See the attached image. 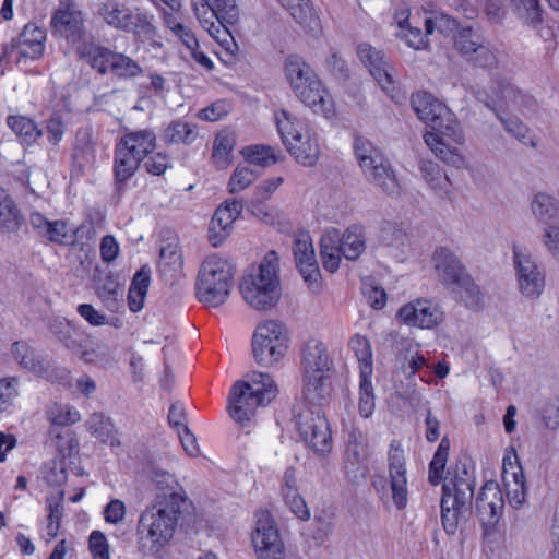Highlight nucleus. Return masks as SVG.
Wrapping results in <instances>:
<instances>
[{
    "label": "nucleus",
    "instance_id": "nucleus-1",
    "mask_svg": "<svg viewBox=\"0 0 559 559\" xmlns=\"http://www.w3.org/2000/svg\"><path fill=\"white\" fill-rule=\"evenodd\" d=\"M412 106L419 119L435 131L427 132L424 139L436 157L454 168H464L466 159L459 146L464 145L465 136L454 114L427 92L413 94Z\"/></svg>",
    "mask_w": 559,
    "mask_h": 559
},
{
    "label": "nucleus",
    "instance_id": "nucleus-2",
    "mask_svg": "<svg viewBox=\"0 0 559 559\" xmlns=\"http://www.w3.org/2000/svg\"><path fill=\"white\" fill-rule=\"evenodd\" d=\"M179 506L153 500L141 512L136 528V548L143 556L158 555L173 539L181 514Z\"/></svg>",
    "mask_w": 559,
    "mask_h": 559
},
{
    "label": "nucleus",
    "instance_id": "nucleus-3",
    "mask_svg": "<svg viewBox=\"0 0 559 559\" xmlns=\"http://www.w3.org/2000/svg\"><path fill=\"white\" fill-rule=\"evenodd\" d=\"M277 393V384L269 373L253 371L233 384L228 414L236 423L246 426L253 419L257 409L270 404Z\"/></svg>",
    "mask_w": 559,
    "mask_h": 559
},
{
    "label": "nucleus",
    "instance_id": "nucleus-4",
    "mask_svg": "<svg viewBox=\"0 0 559 559\" xmlns=\"http://www.w3.org/2000/svg\"><path fill=\"white\" fill-rule=\"evenodd\" d=\"M240 293L245 301L257 310H269L277 305L282 296V288L280 257L276 251H269L258 270L242 277Z\"/></svg>",
    "mask_w": 559,
    "mask_h": 559
},
{
    "label": "nucleus",
    "instance_id": "nucleus-5",
    "mask_svg": "<svg viewBox=\"0 0 559 559\" xmlns=\"http://www.w3.org/2000/svg\"><path fill=\"white\" fill-rule=\"evenodd\" d=\"M285 72L296 97L302 104L325 118L334 116V103L329 91L302 58L289 56L285 62Z\"/></svg>",
    "mask_w": 559,
    "mask_h": 559
},
{
    "label": "nucleus",
    "instance_id": "nucleus-6",
    "mask_svg": "<svg viewBox=\"0 0 559 559\" xmlns=\"http://www.w3.org/2000/svg\"><path fill=\"white\" fill-rule=\"evenodd\" d=\"M234 285V269L228 260L215 254L207 257L199 270L195 294L206 307L225 304Z\"/></svg>",
    "mask_w": 559,
    "mask_h": 559
},
{
    "label": "nucleus",
    "instance_id": "nucleus-7",
    "mask_svg": "<svg viewBox=\"0 0 559 559\" xmlns=\"http://www.w3.org/2000/svg\"><path fill=\"white\" fill-rule=\"evenodd\" d=\"M193 14L203 29L222 46L231 38L229 26L239 20L236 0H190Z\"/></svg>",
    "mask_w": 559,
    "mask_h": 559
},
{
    "label": "nucleus",
    "instance_id": "nucleus-8",
    "mask_svg": "<svg viewBox=\"0 0 559 559\" xmlns=\"http://www.w3.org/2000/svg\"><path fill=\"white\" fill-rule=\"evenodd\" d=\"M304 373V397L309 403L321 402L326 395L325 380L331 360L325 345L318 340H309L301 353Z\"/></svg>",
    "mask_w": 559,
    "mask_h": 559
},
{
    "label": "nucleus",
    "instance_id": "nucleus-9",
    "mask_svg": "<svg viewBox=\"0 0 559 559\" xmlns=\"http://www.w3.org/2000/svg\"><path fill=\"white\" fill-rule=\"evenodd\" d=\"M78 53L102 75L110 73L121 80H131L143 73V68L136 60L95 44L82 45L78 48Z\"/></svg>",
    "mask_w": 559,
    "mask_h": 559
},
{
    "label": "nucleus",
    "instance_id": "nucleus-10",
    "mask_svg": "<svg viewBox=\"0 0 559 559\" xmlns=\"http://www.w3.org/2000/svg\"><path fill=\"white\" fill-rule=\"evenodd\" d=\"M319 403L301 407L296 415V426L306 445L317 456L324 459L333 450V439L330 424Z\"/></svg>",
    "mask_w": 559,
    "mask_h": 559
},
{
    "label": "nucleus",
    "instance_id": "nucleus-11",
    "mask_svg": "<svg viewBox=\"0 0 559 559\" xmlns=\"http://www.w3.org/2000/svg\"><path fill=\"white\" fill-rule=\"evenodd\" d=\"M287 331L278 321L261 322L252 337V350L257 362L273 365L278 361L287 349Z\"/></svg>",
    "mask_w": 559,
    "mask_h": 559
},
{
    "label": "nucleus",
    "instance_id": "nucleus-12",
    "mask_svg": "<svg viewBox=\"0 0 559 559\" xmlns=\"http://www.w3.org/2000/svg\"><path fill=\"white\" fill-rule=\"evenodd\" d=\"M388 472L389 488L382 480L373 481V487L379 493L390 491L395 508L403 510L408 502L407 468L404 450L396 440L391 442L388 451Z\"/></svg>",
    "mask_w": 559,
    "mask_h": 559
},
{
    "label": "nucleus",
    "instance_id": "nucleus-13",
    "mask_svg": "<svg viewBox=\"0 0 559 559\" xmlns=\"http://www.w3.org/2000/svg\"><path fill=\"white\" fill-rule=\"evenodd\" d=\"M513 269L518 287L523 297L530 300L538 299L545 289V274L524 246L513 245Z\"/></svg>",
    "mask_w": 559,
    "mask_h": 559
},
{
    "label": "nucleus",
    "instance_id": "nucleus-14",
    "mask_svg": "<svg viewBox=\"0 0 559 559\" xmlns=\"http://www.w3.org/2000/svg\"><path fill=\"white\" fill-rule=\"evenodd\" d=\"M251 540L257 559H288L277 524L267 511L257 514Z\"/></svg>",
    "mask_w": 559,
    "mask_h": 559
},
{
    "label": "nucleus",
    "instance_id": "nucleus-15",
    "mask_svg": "<svg viewBox=\"0 0 559 559\" xmlns=\"http://www.w3.org/2000/svg\"><path fill=\"white\" fill-rule=\"evenodd\" d=\"M98 14L107 25L117 29L147 32L152 27L150 16L145 12L139 8L131 10L118 0L104 1L99 5Z\"/></svg>",
    "mask_w": 559,
    "mask_h": 559
},
{
    "label": "nucleus",
    "instance_id": "nucleus-16",
    "mask_svg": "<svg viewBox=\"0 0 559 559\" xmlns=\"http://www.w3.org/2000/svg\"><path fill=\"white\" fill-rule=\"evenodd\" d=\"M399 32L397 37L406 43V45L415 50L426 49L429 45L427 36L433 34L435 31H441V27L450 22L445 15L436 14L426 17L424 21L425 34L415 24V20L411 21L407 10H402L395 13L394 16Z\"/></svg>",
    "mask_w": 559,
    "mask_h": 559
},
{
    "label": "nucleus",
    "instance_id": "nucleus-17",
    "mask_svg": "<svg viewBox=\"0 0 559 559\" xmlns=\"http://www.w3.org/2000/svg\"><path fill=\"white\" fill-rule=\"evenodd\" d=\"M369 453L367 437L361 431L353 429L348 433L343 460L344 473L353 483H358L366 477V461Z\"/></svg>",
    "mask_w": 559,
    "mask_h": 559
},
{
    "label": "nucleus",
    "instance_id": "nucleus-18",
    "mask_svg": "<svg viewBox=\"0 0 559 559\" xmlns=\"http://www.w3.org/2000/svg\"><path fill=\"white\" fill-rule=\"evenodd\" d=\"M357 55L360 61L369 69L370 74L379 83L383 92L392 99H395L394 68L384 58L383 52L368 44H360L357 48Z\"/></svg>",
    "mask_w": 559,
    "mask_h": 559
},
{
    "label": "nucleus",
    "instance_id": "nucleus-19",
    "mask_svg": "<svg viewBox=\"0 0 559 559\" xmlns=\"http://www.w3.org/2000/svg\"><path fill=\"white\" fill-rule=\"evenodd\" d=\"M502 481L509 503L515 509L520 508L526 500V483L514 448H510L503 456Z\"/></svg>",
    "mask_w": 559,
    "mask_h": 559
},
{
    "label": "nucleus",
    "instance_id": "nucleus-20",
    "mask_svg": "<svg viewBox=\"0 0 559 559\" xmlns=\"http://www.w3.org/2000/svg\"><path fill=\"white\" fill-rule=\"evenodd\" d=\"M503 507L504 500L499 484L495 480L486 481L476 499V513L487 531L499 522Z\"/></svg>",
    "mask_w": 559,
    "mask_h": 559
},
{
    "label": "nucleus",
    "instance_id": "nucleus-21",
    "mask_svg": "<svg viewBox=\"0 0 559 559\" xmlns=\"http://www.w3.org/2000/svg\"><path fill=\"white\" fill-rule=\"evenodd\" d=\"M397 318L406 325L420 329H432L443 319L439 307L433 301L423 298L402 306L397 311Z\"/></svg>",
    "mask_w": 559,
    "mask_h": 559
},
{
    "label": "nucleus",
    "instance_id": "nucleus-22",
    "mask_svg": "<svg viewBox=\"0 0 559 559\" xmlns=\"http://www.w3.org/2000/svg\"><path fill=\"white\" fill-rule=\"evenodd\" d=\"M243 210L237 200L225 201L213 214L209 224L207 238L213 247L221 246L233 233L234 223Z\"/></svg>",
    "mask_w": 559,
    "mask_h": 559
},
{
    "label": "nucleus",
    "instance_id": "nucleus-23",
    "mask_svg": "<svg viewBox=\"0 0 559 559\" xmlns=\"http://www.w3.org/2000/svg\"><path fill=\"white\" fill-rule=\"evenodd\" d=\"M51 26L56 33L67 40L76 43L84 34L82 12L73 1H62L59 9L52 15Z\"/></svg>",
    "mask_w": 559,
    "mask_h": 559
},
{
    "label": "nucleus",
    "instance_id": "nucleus-24",
    "mask_svg": "<svg viewBox=\"0 0 559 559\" xmlns=\"http://www.w3.org/2000/svg\"><path fill=\"white\" fill-rule=\"evenodd\" d=\"M293 252L299 272L306 283L317 285L320 280L312 239L309 234L300 233L294 240Z\"/></svg>",
    "mask_w": 559,
    "mask_h": 559
},
{
    "label": "nucleus",
    "instance_id": "nucleus-25",
    "mask_svg": "<svg viewBox=\"0 0 559 559\" xmlns=\"http://www.w3.org/2000/svg\"><path fill=\"white\" fill-rule=\"evenodd\" d=\"M433 267L442 284L456 286L468 274L460 259L445 247H439L432 255Z\"/></svg>",
    "mask_w": 559,
    "mask_h": 559
},
{
    "label": "nucleus",
    "instance_id": "nucleus-26",
    "mask_svg": "<svg viewBox=\"0 0 559 559\" xmlns=\"http://www.w3.org/2000/svg\"><path fill=\"white\" fill-rule=\"evenodd\" d=\"M474 487L475 481L467 473L464 476H455L443 484L442 500L451 507L457 506L468 510L474 495Z\"/></svg>",
    "mask_w": 559,
    "mask_h": 559
},
{
    "label": "nucleus",
    "instance_id": "nucleus-27",
    "mask_svg": "<svg viewBox=\"0 0 559 559\" xmlns=\"http://www.w3.org/2000/svg\"><path fill=\"white\" fill-rule=\"evenodd\" d=\"M46 33L35 24H27L20 34L17 41L5 48L4 53H11L17 49L23 57L38 59L45 50Z\"/></svg>",
    "mask_w": 559,
    "mask_h": 559
},
{
    "label": "nucleus",
    "instance_id": "nucleus-28",
    "mask_svg": "<svg viewBox=\"0 0 559 559\" xmlns=\"http://www.w3.org/2000/svg\"><path fill=\"white\" fill-rule=\"evenodd\" d=\"M152 480L158 490L154 500H165L167 504L179 507H182L187 502V493L175 475L167 471L156 468L153 472Z\"/></svg>",
    "mask_w": 559,
    "mask_h": 559
},
{
    "label": "nucleus",
    "instance_id": "nucleus-29",
    "mask_svg": "<svg viewBox=\"0 0 559 559\" xmlns=\"http://www.w3.org/2000/svg\"><path fill=\"white\" fill-rule=\"evenodd\" d=\"M281 496L287 508L299 520L308 521L310 519V509L308 508L305 499L298 491L296 471L293 467H289L284 472L283 485L281 487Z\"/></svg>",
    "mask_w": 559,
    "mask_h": 559
},
{
    "label": "nucleus",
    "instance_id": "nucleus-30",
    "mask_svg": "<svg viewBox=\"0 0 559 559\" xmlns=\"http://www.w3.org/2000/svg\"><path fill=\"white\" fill-rule=\"evenodd\" d=\"M365 178L382 192L397 194L400 185L390 162L383 157L362 171Z\"/></svg>",
    "mask_w": 559,
    "mask_h": 559
},
{
    "label": "nucleus",
    "instance_id": "nucleus-31",
    "mask_svg": "<svg viewBox=\"0 0 559 559\" xmlns=\"http://www.w3.org/2000/svg\"><path fill=\"white\" fill-rule=\"evenodd\" d=\"M492 90L497 99L515 109H532L535 105L532 96L515 87L508 79L497 78Z\"/></svg>",
    "mask_w": 559,
    "mask_h": 559
},
{
    "label": "nucleus",
    "instance_id": "nucleus-32",
    "mask_svg": "<svg viewBox=\"0 0 559 559\" xmlns=\"http://www.w3.org/2000/svg\"><path fill=\"white\" fill-rule=\"evenodd\" d=\"M122 148L142 162L156 146V136L150 130L126 133L118 143Z\"/></svg>",
    "mask_w": 559,
    "mask_h": 559
},
{
    "label": "nucleus",
    "instance_id": "nucleus-33",
    "mask_svg": "<svg viewBox=\"0 0 559 559\" xmlns=\"http://www.w3.org/2000/svg\"><path fill=\"white\" fill-rule=\"evenodd\" d=\"M340 231L335 228L326 230L320 240V255L324 270L334 273L338 270L343 255L340 246Z\"/></svg>",
    "mask_w": 559,
    "mask_h": 559
},
{
    "label": "nucleus",
    "instance_id": "nucleus-34",
    "mask_svg": "<svg viewBox=\"0 0 559 559\" xmlns=\"http://www.w3.org/2000/svg\"><path fill=\"white\" fill-rule=\"evenodd\" d=\"M285 145L295 159L305 166L314 165L319 158L320 148L318 140L309 131H306L302 135Z\"/></svg>",
    "mask_w": 559,
    "mask_h": 559
},
{
    "label": "nucleus",
    "instance_id": "nucleus-35",
    "mask_svg": "<svg viewBox=\"0 0 559 559\" xmlns=\"http://www.w3.org/2000/svg\"><path fill=\"white\" fill-rule=\"evenodd\" d=\"M534 217L544 224L559 223V200L544 192L534 194L531 202Z\"/></svg>",
    "mask_w": 559,
    "mask_h": 559
},
{
    "label": "nucleus",
    "instance_id": "nucleus-36",
    "mask_svg": "<svg viewBox=\"0 0 559 559\" xmlns=\"http://www.w3.org/2000/svg\"><path fill=\"white\" fill-rule=\"evenodd\" d=\"M140 164L141 162L138 157H134L117 144L115 150L114 175L118 191L123 189V185L136 173Z\"/></svg>",
    "mask_w": 559,
    "mask_h": 559
},
{
    "label": "nucleus",
    "instance_id": "nucleus-37",
    "mask_svg": "<svg viewBox=\"0 0 559 559\" xmlns=\"http://www.w3.org/2000/svg\"><path fill=\"white\" fill-rule=\"evenodd\" d=\"M340 246L347 260H356L366 249V230L361 225L349 226L342 235Z\"/></svg>",
    "mask_w": 559,
    "mask_h": 559
},
{
    "label": "nucleus",
    "instance_id": "nucleus-38",
    "mask_svg": "<svg viewBox=\"0 0 559 559\" xmlns=\"http://www.w3.org/2000/svg\"><path fill=\"white\" fill-rule=\"evenodd\" d=\"M73 159L81 167H91L96 163V143L88 129L76 132Z\"/></svg>",
    "mask_w": 559,
    "mask_h": 559
},
{
    "label": "nucleus",
    "instance_id": "nucleus-39",
    "mask_svg": "<svg viewBox=\"0 0 559 559\" xmlns=\"http://www.w3.org/2000/svg\"><path fill=\"white\" fill-rule=\"evenodd\" d=\"M150 283L151 270L147 266H143L134 274L129 288L128 300L132 312H138L143 308Z\"/></svg>",
    "mask_w": 559,
    "mask_h": 559
},
{
    "label": "nucleus",
    "instance_id": "nucleus-40",
    "mask_svg": "<svg viewBox=\"0 0 559 559\" xmlns=\"http://www.w3.org/2000/svg\"><path fill=\"white\" fill-rule=\"evenodd\" d=\"M24 224V216L12 197L7 195L0 201V230L16 233Z\"/></svg>",
    "mask_w": 559,
    "mask_h": 559
},
{
    "label": "nucleus",
    "instance_id": "nucleus-41",
    "mask_svg": "<svg viewBox=\"0 0 559 559\" xmlns=\"http://www.w3.org/2000/svg\"><path fill=\"white\" fill-rule=\"evenodd\" d=\"M47 420L59 427L74 425L81 420L80 412L68 403L51 402L45 411Z\"/></svg>",
    "mask_w": 559,
    "mask_h": 559
},
{
    "label": "nucleus",
    "instance_id": "nucleus-42",
    "mask_svg": "<svg viewBox=\"0 0 559 559\" xmlns=\"http://www.w3.org/2000/svg\"><path fill=\"white\" fill-rule=\"evenodd\" d=\"M277 130L284 144L296 140L307 130L306 124L288 110H281L275 116Z\"/></svg>",
    "mask_w": 559,
    "mask_h": 559
},
{
    "label": "nucleus",
    "instance_id": "nucleus-43",
    "mask_svg": "<svg viewBox=\"0 0 559 559\" xmlns=\"http://www.w3.org/2000/svg\"><path fill=\"white\" fill-rule=\"evenodd\" d=\"M420 170L425 180L439 195H450L452 183L440 166L431 160H424Z\"/></svg>",
    "mask_w": 559,
    "mask_h": 559
},
{
    "label": "nucleus",
    "instance_id": "nucleus-44",
    "mask_svg": "<svg viewBox=\"0 0 559 559\" xmlns=\"http://www.w3.org/2000/svg\"><path fill=\"white\" fill-rule=\"evenodd\" d=\"M86 429L104 443H116V429L109 417L102 413L92 414L85 423Z\"/></svg>",
    "mask_w": 559,
    "mask_h": 559
},
{
    "label": "nucleus",
    "instance_id": "nucleus-45",
    "mask_svg": "<svg viewBox=\"0 0 559 559\" xmlns=\"http://www.w3.org/2000/svg\"><path fill=\"white\" fill-rule=\"evenodd\" d=\"M165 141L174 144H191L198 138V128L182 120L173 121L165 130Z\"/></svg>",
    "mask_w": 559,
    "mask_h": 559
},
{
    "label": "nucleus",
    "instance_id": "nucleus-46",
    "mask_svg": "<svg viewBox=\"0 0 559 559\" xmlns=\"http://www.w3.org/2000/svg\"><path fill=\"white\" fill-rule=\"evenodd\" d=\"M235 145L236 136L233 132L222 131L216 135L212 157L219 168H226L229 165Z\"/></svg>",
    "mask_w": 559,
    "mask_h": 559
},
{
    "label": "nucleus",
    "instance_id": "nucleus-47",
    "mask_svg": "<svg viewBox=\"0 0 559 559\" xmlns=\"http://www.w3.org/2000/svg\"><path fill=\"white\" fill-rule=\"evenodd\" d=\"M280 3L290 13L294 20L302 27H311L317 21L316 13L310 0H278Z\"/></svg>",
    "mask_w": 559,
    "mask_h": 559
},
{
    "label": "nucleus",
    "instance_id": "nucleus-48",
    "mask_svg": "<svg viewBox=\"0 0 559 559\" xmlns=\"http://www.w3.org/2000/svg\"><path fill=\"white\" fill-rule=\"evenodd\" d=\"M354 151L359 167L364 171L373 163L384 157L382 152L376 147L368 139L356 136L354 141Z\"/></svg>",
    "mask_w": 559,
    "mask_h": 559
},
{
    "label": "nucleus",
    "instance_id": "nucleus-49",
    "mask_svg": "<svg viewBox=\"0 0 559 559\" xmlns=\"http://www.w3.org/2000/svg\"><path fill=\"white\" fill-rule=\"evenodd\" d=\"M450 441L447 437L442 438L438 449L429 464L428 479L431 485L437 486L443 479V471L449 457Z\"/></svg>",
    "mask_w": 559,
    "mask_h": 559
},
{
    "label": "nucleus",
    "instance_id": "nucleus-50",
    "mask_svg": "<svg viewBox=\"0 0 559 559\" xmlns=\"http://www.w3.org/2000/svg\"><path fill=\"white\" fill-rule=\"evenodd\" d=\"M360 367V376L371 377L372 374V352L370 342L361 335H355L349 343Z\"/></svg>",
    "mask_w": 559,
    "mask_h": 559
},
{
    "label": "nucleus",
    "instance_id": "nucleus-51",
    "mask_svg": "<svg viewBox=\"0 0 559 559\" xmlns=\"http://www.w3.org/2000/svg\"><path fill=\"white\" fill-rule=\"evenodd\" d=\"M484 37L472 27H462L454 36V47L464 57H468L479 44L484 41Z\"/></svg>",
    "mask_w": 559,
    "mask_h": 559
},
{
    "label": "nucleus",
    "instance_id": "nucleus-52",
    "mask_svg": "<svg viewBox=\"0 0 559 559\" xmlns=\"http://www.w3.org/2000/svg\"><path fill=\"white\" fill-rule=\"evenodd\" d=\"M7 122L10 129L27 143L35 142L41 135L35 122L27 117L9 116Z\"/></svg>",
    "mask_w": 559,
    "mask_h": 559
},
{
    "label": "nucleus",
    "instance_id": "nucleus-53",
    "mask_svg": "<svg viewBox=\"0 0 559 559\" xmlns=\"http://www.w3.org/2000/svg\"><path fill=\"white\" fill-rule=\"evenodd\" d=\"M61 500L62 493L47 498L48 515L46 534L49 540L56 538L60 530V523L63 515V507Z\"/></svg>",
    "mask_w": 559,
    "mask_h": 559
},
{
    "label": "nucleus",
    "instance_id": "nucleus-54",
    "mask_svg": "<svg viewBox=\"0 0 559 559\" xmlns=\"http://www.w3.org/2000/svg\"><path fill=\"white\" fill-rule=\"evenodd\" d=\"M43 237L53 243L70 245L73 243L75 239V230L66 221H50Z\"/></svg>",
    "mask_w": 559,
    "mask_h": 559
},
{
    "label": "nucleus",
    "instance_id": "nucleus-55",
    "mask_svg": "<svg viewBox=\"0 0 559 559\" xmlns=\"http://www.w3.org/2000/svg\"><path fill=\"white\" fill-rule=\"evenodd\" d=\"M376 407L373 386L371 383V377L360 376L359 383V399H358V409L359 414L368 418L372 415Z\"/></svg>",
    "mask_w": 559,
    "mask_h": 559
},
{
    "label": "nucleus",
    "instance_id": "nucleus-56",
    "mask_svg": "<svg viewBox=\"0 0 559 559\" xmlns=\"http://www.w3.org/2000/svg\"><path fill=\"white\" fill-rule=\"evenodd\" d=\"M181 264V252L176 242H167L160 245L158 267L162 272H166L167 269L177 271L180 269Z\"/></svg>",
    "mask_w": 559,
    "mask_h": 559
},
{
    "label": "nucleus",
    "instance_id": "nucleus-57",
    "mask_svg": "<svg viewBox=\"0 0 559 559\" xmlns=\"http://www.w3.org/2000/svg\"><path fill=\"white\" fill-rule=\"evenodd\" d=\"M19 365L21 368L29 372H33L37 376L44 377L51 381L53 380L50 364L45 359H41L39 356H37L32 348L24 357H21V361L19 362Z\"/></svg>",
    "mask_w": 559,
    "mask_h": 559
},
{
    "label": "nucleus",
    "instance_id": "nucleus-58",
    "mask_svg": "<svg viewBox=\"0 0 559 559\" xmlns=\"http://www.w3.org/2000/svg\"><path fill=\"white\" fill-rule=\"evenodd\" d=\"M255 179L257 175L249 165H239L228 181V191L233 194L239 193L248 188Z\"/></svg>",
    "mask_w": 559,
    "mask_h": 559
},
{
    "label": "nucleus",
    "instance_id": "nucleus-59",
    "mask_svg": "<svg viewBox=\"0 0 559 559\" xmlns=\"http://www.w3.org/2000/svg\"><path fill=\"white\" fill-rule=\"evenodd\" d=\"M242 153L247 162L253 165L266 167L276 163L274 150L267 145L248 146Z\"/></svg>",
    "mask_w": 559,
    "mask_h": 559
},
{
    "label": "nucleus",
    "instance_id": "nucleus-60",
    "mask_svg": "<svg viewBox=\"0 0 559 559\" xmlns=\"http://www.w3.org/2000/svg\"><path fill=\"white\" fill-rule=\"evenodd\" d=\"M521 17L530 25L536 26L542 22L539 0H513Z\"/></svg>",
    "mask_w": 559,
    "mask_h": 559
},
{
    "label": "nucleus",
    "instance_id": "nucleus-61",
    "mask_svg": "<svg viewBox=\"0 0 559 559\" xmlns=\"http://www.w3.org/2000/svg\"><path fill=\"white\" fill-rule=\"evenodd\" d=\"M20 378L7 377L0 379V413L10 407L20 393Z\"/></svg>",
    "mask_w": 559,
    "mask_h": 559
},
{
    "label": "nucleus",
    "instance_id": "nucleus-62",
    "mask_svg": "<svg viewBox=\"0 0 559 559\" xmlns=\"http://www.w3.org/2000/svg\"><path fill=\"white\" fill-rule=\"evenodd\" d=\"M456 287L460 289L461 298L469 308L477 309L481 304V294L479 287L473 282L469 275L464 277Z\"/></svg>",
    "mask_w": 559,
    "mask_h": 559
},
{
    "label": "nucleus",
    "instance_id": "nucleus-63",
    "mask_svg": "<svg viewBox=\"0 0 559 559\" xmlns=\"http://www.w3.org/2000/svg\"><path fill=\"white\" fill-rule=\"evenodd\" d=\"M467 511L457 506L451 507L445 504L444 500L441 499V521L448 534L453 535L456 533L460 516Z\"/></svg>",
    "mask_w": 559,
    "mask_h": 559
},
{
    "label": "nucleus",
    "instance_id": "nucleus-64",
    "mask_svg": "<svg viewBox=\"0 0 559 559\" xmlns=\"http://www.w3.org/2000/svg\"><path fill=\"white\" fill-rule=\"evenodd\" d=\"M468 62L481 67L492 68L497 63V56L484 40L475 51L465 58Z\"/></svg>",
    "mask_w": 559,
    "mask_h": 559
}]
</instances>
